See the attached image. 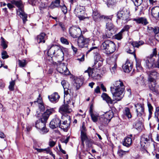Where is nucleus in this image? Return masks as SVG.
<instances>
[{
  "label": "nucleus",
  "instance_id": "nucleus-1",
  "mask_svg": "<svg viewBox=\"0 0 159 159\" xmlns=\"http://www.w3.org/2000/svg\"><path fill=\"white\" fill-rule=\"evenodd\" d=\"M125 89L123 84L120 80L115 81L111 87V91L113 99L117 101H120L123 97Z\"/></svg>",
  "mask_w": 159,
  "mask_h": 159
},
{
  "label": "nucleus",
  "instance_id": "nucleus-2",
  "mask_svg": "<svg viewBox=\"0 0 159 159\" xmlns=\"http://www.w3.org/2000/svg\"><path fill=\"white\" fill-rule=\"evenodd\" d=\"M61 84L62 85L64 89V100H66V102L68 103H70L71 102L74 106V104L75 102V98L72 97L71 98L70 93L72 91L71 87L70 86L69 83L65 80H62L61 82Z\"/></svg>",
  "mask_w": 159,
  "mask_h": 159
},
{
  "label": "nucleus",
  "instance_id": "nucleus-3",
  "mask_svg": "<svg viewBox=\"0 0 159 159\" xmlns=\"http://www.w3.org/2000/svg\"><path fill=\"white\" fill-rule=\"evenodd\" d=\"M11 2L18 7L17 11V14L22 19L23 23H25L27 20V15L24 11L22 2L21 1L12 0Z\"/></svg>",
  "mask_w": 159,
  "mask_h": 159
},
{
  "label": "nucleus",
  "instance_id": "nucleus-4",
  "mask_svg": "<svg viewBox=\"0 0 159 159\" xmlns=\"http://www.w3.org/2000/svg\"><path fill=\"white\" fill-rule=\"evenodd\" d=\"M113 116V113L111 110L107 111L100 116L99 123L102 126H105L110 121Z\"/></svg>",
  "mask_w": 159,
  "mask_h": 159
},
{
  "label": "nucleus",
  "instance_id": "nucleus-5",
  "mask_svg": "<svg viewBox=\"0 0 159 159\" xmlns=\"http://www.w3.org/2000/svg\"><path fill=\"white\" fill-rule=\"evenodd\" d=\"M48 55L52 57L53 55L55 56H60L63 57L64 53L60 47L57 45H52L48 51Z\"/></svg>",
  "mask_w": 159,
  "mask_h": 159
},
{
  "label": "nucleus",
  "instance_id": "nucleus-6",
  "mask_svg": "<svg viewBox=\"0 0 159 159\" xmlns=\"http://www.w3.org/2000/svg\"><path fill=\"white\" fill-rule=\"evenodd\" d=\"M129 11L126 8H123L117 13V17L122 20V23H126L130 20Z\"/></svg>",
  "mask_w": 159,
  "mask_h": 159
},
{
  "label": "nucleus",
  "instance_id": "nucleus-7",
  "mask_svg": "<svg viewBox=\"0 0 159 159\" xmlns=\"http://www.w3.org/2000/svg\"><path fill=\"white\" fill-rule=\"evenodd\" d=\"M47 121L42 117L41 119L37 120L35 122V127L39 130V132L41 134H45L48 131V130L45 126Z\"/></svg>",
  "mask_w": 159,
  "mask_h": 159
},
{
  "label": "nucleus",
  "instance_id": "nucleus-8",
  "mask_svg": "<svg viewBox=\"0 0 159 159\" xmlns=\"http://www.w3.org/2000/svg\"><path fill=\"white\" fill-rule=\"evenodd\" d=\"M84 9V7L80 5H77L74 10V14L80 20H84L86 18Z\"/></svg>",
  "mask_w": 159,
  "mask_h": 159
},
{
  "label": "nucleus",
  "instance_id": "nucleus-9",
  "mask_svg": "<svg viewBox=\"0 0 159 159\" xmlns=\"http://www.w3.org/2000/svg\"><path fill=\"white\" fill-rule=\"evenodd\" d=\"M69 33L70 35L73 38H79L82 34L80 29L74 26H72L69 29Z\"/></svg>",
  "mask_w": 159,
  "mask_h": 159
},
{
  "label": "nucleus",
  "instance_id": "nucleus-10",
  "mask_svg": "<svg viewBox=\"0 0 159 159\" xmlns=\"http://www.w3.org/2000/svg\"><path fill=\"white\" fill-rule=\"evenodd\" d=\"M148 75V82L152 85L156 84V79L158 75V73L155 71L152 70L147 72Z\"/></svg>",
  "mask_w": 159,
  "mask_h": 159
},
{
  "label": "nucleus",
  "instance_id": "nucleus-11",
  "mask_svg": "<svg viewBox=\"0 0 159 159\" xmlns=\"http://www.w3.org/2000/svg\"><path fill=\"white\" fill-rule=\"evenodd\" d=\"M156 60L153 57H151L149 56L147 57L145 60L146 67L149 69L156 68L157 65V60L156 62Z\"/></svg>",
  "mask_w": 159,
  "mask_h": 159
},
{
  "label": "nucleus",
  "instance_id": "nucleus-12",
  "mask_svg": "<svg viewBox=\"0 0 159 159\" xmlns=\"http://www.w3.org/2000/svg\"><path fill=\"white\" fill-rule=\"evenodd\" d=\"M137 113V117L140 120L142 119V116L145 115L144 107L143 104L137 103L134 105Z\"/></svg>",
  "mask_w": 159,
  "mask_h": 159
},
{
  "label": "nucleus",
  "instance_id": "nucleus-13",
  "mask_svg": "<svg viewBox=\"0 0 159 159\" xmlns=\"http://www.w3.org/2000/svg\"><path fill=\"white\" fill-rule=\"evenodd\" d=\"M89 39L85 38L82 35L78 39L77 43L78 46L81 48L87 47L89 41Z\"/></svg>",
  "mask_w": 159,
  "mask_h": 159
},
{
  "label": "nucleus",
  "instance_id": "nucleus-14",
  "mask_svg": "<svg viewBox=\"0 0 159 159\" xmlns=\"http://www.w3.org/2000/svg\"><path fill=\"white\" fill-rule=\"evenodd\" d=\"M67 104H64L62 105L59 108V111L63 115L65 114L70 113L72 111V109L70 107L68 104H72V102L68 103L67 102Z\"/></svg>",
  "mask_w": 159,
  "mask_h": 159
},
{
  "label": "nucleus",
  "instance_id": "nucleus-15",
  "mask_svg": "<svg viewBox=\"0 0 159 159\" xmlns=\"http://www.w3.org/2000/svg\"><path fill=\"white\" fill-rule=\"evenodd\" d=\"M57 70L60 73L65 75H67L69 73V71L64 63H60L57 67Z\"/></svg>",
  "mask_w": 159,
  "mask_h": 159
},
{
  "label": "nucleus",
  "instance_id": "nucleus-16",
  "mask_svg": "<svg viewBox=\"0 0 159 159\" xmlns=\"http://www.w3.org/2000/svg\"><path fill=\"white\" fill-rule=\"evenodd\" d=\"M61 122V121L59 118L56 117L53 119L50 122L49 127L52 129H54L59 127Z\"/></svg>",
  "mask_w": 159,
  "mask_h": 159
},
{
  "label": "nucleus",
  "instance_id": "nucleus-17",
  "mask_svg": "<svg viewBox=\"0 0 159 159\" xmlns=\"http://www.w3.org/2000/svg\"><path fill=\"white\" fill-rule=\"evenodd\" d=\"M55 110L54 108L48 107L46 108V111L43 114L42 116L45 120H47L49 116L55 113Z\"/></svg>",
  "mask_w": 159,
  "mask_h": 159
},
{
  "label": "nucleus",
  "instance_id": "nucleus-18",
  "mask_svg": "<svg viewBox=\"0 0 159 159\" xmlns=\"http://www.w3.org/2000/svg\"><path fill=\"white\" fill-rule=\"evenodd\" d=\"M67 116L68 117V121H67V120H65L62 122V123H61L59 126V127L60 128L63 129L64 131L66 132L67 131L68 128L69 127L70 123V116H68L67 115Z\"/></svg>",
  "mask_w": 159,
  "mask_h": 159
},
{
  "label": "nucleus",
  "instance_id": "nucleus-19",
  "mask_svg": "<svg viewBox=\"0 0 159 159\" xmlns=\"http://www.w3.org/2000/svg\"><path fill=\"white\" fill-rule=\"evenodd\" d=\"M116 48L115 43L111 41L105 53L107 54H110L115 52Z\"/></svg>",
  "mask_w": 159,
  "mask_h": 159
},
{
  "label": "nucleus",
  "instance_id": "nucleus-20",
  "mask_svg": "<svg viewBox=\"0 0 159 159\" xmlns=\"http://www.w3.org/2000/svg\"><path fill=\"white\" fill-rule=\"evenodd\" d=\"M133 21H135L138 24H141L143 25H146L148 24L147 19L144 17H139L134 18Z\"/></svg>",
  "mask_w": 159,
  "mask_h": 159
},
{
  "label": "nucleus",
  "instance_id": "nucleus-21",
  "mask_svg": "<svg viewBox=\"0 0 159 159\" xmlns=\"http://www.w3.org/2000/svg\"><path fill=\"white\" fill-rule=\"evenodd\" d=\"M152 16L156 19H159V6L153 7L151 10Z\"/></svg>",
  "mask_w": 159,
  "mask_h": 159
},
{
  "label": "nucleus",
  "instance_id": "nucleus-22",
  "mask_svg": "<svg viewBox=\"0 0 159 159\" xmlns=\"http://www.w3.org/2000/svg\"><path fill=\"white\" fill-rule=\"evenodd\" d=\"M48 98L52 102L56 103L57 102L60 97L57 92H55L50 96H48Z\"/></svg>",
  "mask_w": 159,
  "mask_h": 159
},
{
  "label": "nucleus",
  "instance_id": "nucleus-23",
  "mask_svg": "<svg viewBox=\"0 0 159 159\" xmlns=\"http://www.w3.org/2000/svg\"><path fill=\"white\" fill-rule=\"evenodd\" d=\"M116 59V58H111V63H110V66L111 67V68L110 69V70L111 71V73L112 74L115 73V71L116 69V68L117 67Z\"/></svg>",
  "mask_w": 159,
  "mask_h": 159
},
{
  "label": "nucleus",
  "instance_id": "nucleus-24",
  "mask_svg": "<svg viewBox=\"0 0 159 159\" xmlns=\"http://www.w3.org/2000/svg\"><path fill=\"white\" fill-rule=\"evenodd\" d=\"M34 102L35 103L36 102L38 103L39 108L41 111H43L45 110V107L43 104L42 98L41 97L40 94L39 95L37 101H34Z\"/></svg>",
  "mask_w": 159,
  "mask_h": 159
},
{
  "label": "nucleus",
  "instance_id": "nucleus-25",
  "mask_svg": "<svg viewBox=\"0 0 159 159\" xmlns=\"http://www.w3.org/2000/svg\"><path fill=\"white\" fill-rule=\"evenodd\" d=\"M150 138L148 135L142 136L141 138L140 144L142 147L145 146V144L147 143L150 141Z\"/></svg>",
  "mask_w": 159,
  "mask_h": 159
},
{
  "label": "nucleus",
  "instance_id": "nucleus-26",
  "mask_svg": "<svg viewBox=\"0 0 159 159\" xmlns=\"http://www.w3.org/2000/svg\"><path fill=\"white\" fill-rule=\"evenodd\" d=\"M122 68L125 72L129 73L132 69V65L129 62L127 61L123 66Z\"/></svg>",
  "mask_w": 159,
  "mask_h": 159
},
{
  "label": "nucleus",
  "instance_id": "nucleus-27",
  "mask_svg": "<svg viewBox=\"0 0 159 159\" xmlns=\"http://www.w3.org/2000/svg\"><path fill=\"white\" fill-rule=\"evenodd\" d=\"M132 140L130 137H126L122 141V144L124 146L127 147H129L132 144Z\"/></svg>",
  "mask_w": 159,
  "mask_h": 159
},
{
  "label": "nucleus",
  "instance_id": "nucleus-28",
  "mask_svg": "<svg viewBox=\"0 0 159 159\" xmlns=\"http://www.w3.org/2000/svg\"><path fill=\"white\" fill-rule=\"evenodd\" d=\"M101 97L103 99L105 100L107 103L110 104L112 103V100L107 93H103L101 95Z\"/></svg>",
  "mask_w": 159,
  "mask_h": 159
},
{
  "label": "nucleus",
  "instance_id": "nucleus-29",
  "mask_svg": "<svg viewBox=\"0 0 159 159\" xmlns=\"http://www.w3.org/2000/svg\"><path fill=\"white\" fill-rule=\"evenodd\" d=\"M111 41L109 40H106L103 42L102 44L100 45V48L102 50H104L105 53L108 48V46Z\"/></svg>",
  "mask_w": 159,
  "mask_h": 159
},
{
  "label": "nucleus",
  "instance_id": "nucleus-30",
  "mask_svg": "<svg viewBox=\"0 0 159 159\" xmlns=\"http://www.w3.org/2000/svg\"><path fill=\"white\" fill-rule=\"evenodd\" d=\"M83 83V79L80 78H77L75 80L74 86L76 87V89H78L82 85Z\"/></svg>",
  "mask_w": 159,
  "mask_h": 159
},
{
  "label": "nucleus",
  "instance_id": "nucleus-31",
  "mask_svg": "<svg viewBox=\"0 0 159 159\" xmlns=\"http://www.w3.org/2000/svg\"><path fill=\"white\" fill-rule=\"evenodd\" d=\"M45 34L44 33H41L40 34L38 35L36 38V40L38 43H40L41 42L44 43L45 40L44 39Z\"/></svg>",
  "mask_w": 159,
  "mask_h": 159
},
{
  "label": "nucleus",
  "instance_id": "nucleus-32",
  "mask_svg": "<svg viewBox=\"0 0 159 159\" xmlns=\"http://www.w3.org/2000/svg\"><path fill=\"white\" fill-rule=\"evenodd\" d=\"M60 0H55L54 1L52 2L50 6V8L53 9L57 7H59L60 5Z\"/></svg>",
  "mask_w": 159,
  "mask_h": 159
},
{
  "label": "nucleus",
  "instance_id": "nucleus-33",
  "mask_svg": "<svg viewBox=\"0 0 159 159\" xmlns=\"http://www.w3.org/2000/svg\"><path fill=\"white\" fill-rule=\"evenodd\" d=\"M130 43L133 47L139 48V46L143 45L144 44V42L142 40H140L138 41L131 42Z\"/></svg>",
  "mask_w": 159,
  "mask_h": 159
},
{
  "label": "nucleus",
  "instance_id": "nucleus-34",
  "mask_svg": "<svg viewBox=\"0 0 159 159\" xmlns=\"http://www.w3.org/2000/svg\"><path fill=\"white\" fill-rule=\"evenodd\" d=\"M95 59V65H96L98 61L102 62L103 61V59L101 57L100 54L98 53H96L94 56Z\"/></svg>",
  "mask_w": 159,
  "mask_h": 159
},
{
  "label": "nucleus",
  "instance_id": "nucleus-35",
  "mask_svg": "<svg viewBox=\"0 0 159 159\" xmlns=\"http://www.w3.org/2000/svg\"><path fill=\"white\" fill-rule=\"evenodd\" d=\"M90 115L92 120L93 122H95L98 121V122L99 123V121L100 116H99V115L98 113L95 112Z\"/></svg>",
  "mask_w": 159,
  "mask_h": 159
},
{
  "label": "nucleus",
  "instance_id": "nucleus-36",
  "mask_svg": "<svg viewBox=\"0 0 159 159\" xmlns=\"http://www.w3.org/2000/svg\"><path fill=\"white\" fill-rule=\"evenodd\" d=\"M81 137L82 143H83L84 142H87L89 141L86 133L81 132Z\"/></svg>",
  "mask_w": 159,
  "mask_h": 159
},
{
  "label": "nucleus",
  "instance_id": "nucleus-37",
  "mask_svg": "<svg viewBox=\"0 0 159 159\" xmlns=\"http://www.w3.org/2000/svg\"><path fill=\"white\" fill-rule=\"evenodd\" d=\"M124 114L128 118H130L132 117V115L130 113V109L128 107H126L123 111Z\"/></svg>",
  "mask_w": 159,
  "mask_h": 159
},
{
  "label": "nucleus",
  "instance_id": "nucleus-38",
  "mask_svg": "<svg viewBox=\"0 0 159 159\" xmlns=\"http://www.w3.org/2000/svg\"><path fill=\"white\" fill-rule=\"evenodd\" d=\"M85 72L88 73L89 76H91L92 78L96 76V74L94 72L93 70L90 67L88 68V70H86Z\"/></svg>",
  "mask_w": 159,
  "mask_h": 159
},
{
  "label": "nucleus",
  "instance_id": "nucleus-39",
  "mask_svg": "<svg viewBox=\"0 0 159 159\" xmlns=\"http://www.w3.org/2000/svg\"><path fill=\"white\" fill-rule=\"evenodd\" d=\"M80 4L84 6H89L91 5L90 0H80Z\"/></svg>",
  "mask_w": 159,
  "mask_h": 159
},
{
  "label": "nucleus",
  "instance_id": "nucleus-40",
  "mask_svg": "<svg viewBox=\"0 0 159 159\" xmlns=\"http://www.w3.org/2000/svg\"><path fill=\"white\" fill-rule=\"evenodd\" d=\"M92 16L93 19L95 20H97L100 18L101 17H102V16L100 15V14L97 11H93Z\"/></svg>",
  "mask_w": 159,
  "mask_h": 159
},
{
  "label": "nucleus",
  "instance_id": "nucleus-41",
  "mask_svg": "<svg viewBox=\"0 0 159 159\" xmlns=\"http://www.w3.org/2000/svg\"><path fill=\"white\" fill-rule=\"evenodd\" d=\"M18 61L20 67H25L27 64L26 61L24 59L22 60H19Z\"/></svg>",
  "mask_w": 159,
  "mask_h": 159
},
{
  "label": "nucleus",
  "instance_id": "nucleus-42",
  "mask_svg": "<svg viewBox=\"0 0 159 159\" xmlns=\"http://www.w3.org/2000/svg\"><path fill=\"white\" fill-rule=\"evenodd\" d=\"M128 152V151H124L121 149H119L117 151V154L120 157H121Z\"/></svg>",
  "mask_w": 159,
  "mask_h": 159
},
{
  "label": "nucleus",
  "instance_id": "nucleus-43",
  "mask_svg": "<svg viewBox=\"0 0 159 159\" xmlns=\"http://www.w3.org/2000/svg\"><path fill=\"white\" fill-rule=\"evenodd\" d=\"M123 30H121L120 32L115 35V38L118 40H120L122 38Z\"/></svg>",
  "mask_w": 159,
  "mask_h": 159
},
{
  "label": "nucleus",
  "instance_id": "nucleus-44",
  "mask_svg": "<svg viewBox=\"0 0 159 159\" xmlns=\"http://www.w3.org/2000/svg\"><path fill=\"white\" fill-rule=\"evenodd\" d=\"M15 84V80H12L10 82L9 89L10 90L13 91L14 90Z\"/></svg>",
  "mask_w": 159,
  "mask_h": 159
},
{
  "label": "nucleus",
  "instance_id": "nucleus-45",
  "mask_svg": "<svg viewBox=\"0 0 159 159\" xmlns=\"http://www.w3.org/2000/svg\"><path fill=\"white\" fill-rule=\"evenodd\" d=\"M157 52L156 48H154L153 50L152 53L151 54L149 57H153L154 59H156L157 58Z\"/></svg>",
  "mask_w": 159,
  "mask_h": 159
},
{
  "label": "nucleus",
  "instance_id": "nucleus-46",
  "mask_svg": "<svg viewBox=\"0 0 159 159\" xmlns=\"http://www.w3.org/2000/svg\"><path fill=\"white\" fill-rule=\"evenodd\" d=\"M106 28L108 29L109 30H111L114 28V25L111 22H108V23L106 24Z\"/></svg>",
  "mask_w": 159,
  "mask_h": 159
},
{
  "label": "nucleus",
  "instance_id": "nucleus-47",
  "mask_svg": "<svg viewBox=\"0 0 159 159\" xmlns=\"http://www.w3.org/2000/svg\"><path fill=\"white\" fill-rule=\"evenodd\" d=\"M1 45L3 49H6L7 47V45L6 44V41L2 37H1Z\"/></svg>",
  "mask_w": 159,
  "mask_h": 159
},
{
  "label": "nucleus",
  "instance_id": "nucleus-48",
  "mask_svg": "<svg viewBox=\"0 0 159 159\" xmlns=\"http://www.w3.org/2000/svg\"><path fill=\"white\" fill-rule=\"evenodd\" d=\"M135 6L137 7L140 6L142 2V0H131Z\"/></svg>",
  "mask_w": 159,
  "mask_h": 159
},
{
  "label": "nucleus",
  "instance_id": "nucleus-49",
  "mask_svg": "<svg viewBox=\"0 0 159 159\" xmlns=\"http://www.w3.org/2000/svg\"><path fill=\"white\" fill-rule=\"evenodd\" d=\"M34 148L37 151L39 152H45L46 151L48 152V149H47V148L44 149L42 148H38L36 147H34Z\"/></svg>",
  "mask_w": 159,
  "mask_h": 159
},
{
  "label": "nucleus",
  "instance_id": "nucleus-50",
  "mask_svg": "<svg viewBox=\"0 0 159 159\" xmlns=\"http://www.w3.org/2000/svg\"><path fill=\"white\" fill-rule=\"evenodd\" d=\"M60 7L61 8L62 11L64 14H66L67 12V10L66 6L64 5L62 6H60Z\"/></svg>",
  "mask_w": 159,
  "mask_h": 159
},
{
  "label": "nucleus",
  "instance_id": "nucleus-51",
  "mask_svg": "<svg viewBox=\"0 0 159 159\" xmlns=\"http://www.w3.org/2000/svg\"><path fill=\"white\" fill-rule=\"evenodd\" d=\"M2 57L3 59H6L8 57V55L7 54V52L6 51H2Z\"/></svg>",
  "mask_w": 159,
  "mask_h": 159
},
{
  "label": "nucleus",
  "instance_id": "nucleus-52",
  "mask_svg": "<svg viewBox=\"0 0 159 159\" xmlns=\"http://www.w3.org/2000/svg\"><path fill=\"white\" fill-rule=\"evenodd\" d=\"M60 41L62 43L66 45H68L69 43L67 40L64 37H61L60 38Z\"/></svg>",
  "mask_w": 159,
  "mask_h": 159
},
{
  "label": "nucleus",
  "instance_id": "nucleus-53",
  "mask_svg": "<svg viewBox=\"0 0 159 159\" xmlns=\"http://www.w3.org/2000/svg\"><path fill=\"white\" fill-rule=\"evenodd\" d=\"M136 67L138 71H140L142 70V68L141 67L140 63L139 62L136 61Z\"/></svg>",
  "mask_w": 159,
  "mask_h": 159
},
{
  "label": "nucleus",
  "instance_id": "nucleus-54",
  "mask_svg": "<svg viewBox=\"0 0 159 159\" xmlns=\"http://www.w3.org/2000/svg\"><path fill=\"white\" fill-rule=\"evenodd\" d=\"M102 18H103L105 20L108 21L109 22H111V19L112 18V16H102Z\"/></svg>",
  "mask_w": 159,
  "mask_h": 159
},
{
  "label": "nucleus",
  "instance_id": "nucleus-55",
  "mask_svg": "<svg viewBox=\"0 0 159 159\" xmlns=\"http://www.w3.org/2000/svg\"><path fill=\"white\" fill-rule=\"evenodd\" d=\"M115 3L114 0H108L107 1V5L108 7H110L111 6L114 5Z\"/></svg>",
  "mask_w": 159,
  "mask_h": 159
},
{
  "label": "nucleus",
  "instance_id": "nucleus-56",
  "mask_svg": "<svg viewBox=\"0 0 159 159\" xmlns=\"http://www.w3.org/2000/svg\"><path fill=\"white\" fill-rule=\"evenodd\" d=\"M148 108L149 116H150L151 115H152V111L153 110V107L151 105L150 103L148 104Z\"/></svg>",
  "mask_w": 159,
  "mask_h": 159
},
{
  "label": "nucleus",
  "instance_id": "nucleus-57",
  "mask_svg": "<svg viewBox=\"0 0 159 159\" xmlns=\"http://www.w3.org/2000/svg\"><path fill=\"white\" fill-rule=\"evenodd\" d=\"M112 34L111 33H110V34H103L102 35V38L103 39H106L107 38H110L111 36H112Z\"/></svg>",
  "mask_w": 159,
  "mask_h": 159
},
{
  "label": "nucleus",
  "instance_id": "nucleus-58",
  "mask_svg": "<svg viewBox=\"0 0 159 159\" xmlns=\"http://www.w3.org/2000/svg\"><path fill=\"white\" fill-rule=\"evenodd\" d=\"M153 32L154 33L155 35L158 34L159 33V27L157 26L155 27Z\"/></svg>",
  "mask_w": 159,
  "mask_h": 159
},
{
  "label": "nucleus",
  "instance_id": "nucleus-59",
  "mask_svg": "<svg viewBox=\"0 0 159 159\" xmlns=\"http://www.w3.org/2000/svg\"><path fill=\"white\" fill-rule=\"evenodd\" d=\"M47 149H48V152L46 151L45 152L47 153H49L50 155H52V156L54 158H55V155L53 154L52 152L51 151L50 149L49 148H47Z\"/></svg>",
  "mask_w": 159,
  "mask_h": 159
},
{
  "label": "nucleus",
  "instance_id": "nucleus-60",
  "mask_svg": "<svg viewBox=\"0 0 159 159\" xmlns=\"http://www.w3.org/2000/svg\"><path fill=\"white\" fill-rule=\"evenodd\" d=\"M55 144V142L52 140L50 141L49 142V145L52 147H53Z\"/></svg>",
  "mask_w": 159,
  "mask_h": 159
},
{
  "label": "nucleus",
  "instance_id": "nucleus-61",
  "mask_svg": "<svg viewBox=\"0 0 159 159\" xmlns=\"http://www.w3.org/2000/svg\"><path fill=\"white\" fill-rule=\"evenodd\" d=\"M69 139H70V137L69 136L67 137L64 140H61V142L63 143H64L66 144V143L69 141Z\"/></svg>",
  "mask_w": 159,
  "mask_h": 159
},
{
  "label": "nucleus",
  "instance_id": "nucleus-62",
  "mask_svg": "<svg viewBox=\"0 0 159 159\" xmlns=\"http://www.w3.org/2000/svg\"><path fill=\"white\" fill-rule=\"evenodd\" d=\"M129 26L128 25H125L123 29H122L121 30H123V32L125 31L128 30L129 29Z\"/></svg>",
  "mask_w": 159,
  "mask_h": 159
},
{
  "label": "nucleus",
  "instance_id": "nucleus-63",
  "mask_svg": "<svg viewBox=\"0 0 159 159\" xmlns=\"http://www.w3.org/2000/svg\"><path fill=\"white\" fill-rule=\"evenodd\" d=\"M95 92L96 93H100V88L99 86H97L94 90Z\"/></svg>",
  "mask_w": 159,
  "mask_h": 159
},
{
  "label": "nucleus",
  "instance_id": "nucleus-64",
  "mask_svg": "<svg viewBox=\"0 0 159 159\" xmlns=\"http://www.w3.org/2000/svg\"><path fill=\"white\" fill-rule=\"evenodd\" d=\"M148 30L150 32H153L154 27H152L151 26H148L147 27Z\"/></svg>",
  "mask_w": 159,
  "mask_h": 159
}]
</instances>
